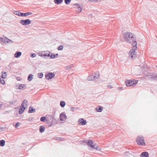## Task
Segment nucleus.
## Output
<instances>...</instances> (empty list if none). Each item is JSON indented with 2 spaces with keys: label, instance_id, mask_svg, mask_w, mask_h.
<instances>
[{
  "label": "nucleus",
  "instance_id": "412c9836",
  "mask_svg": "<svg viewBox=\"0 0 157 157\" xmlns=\"http://www.w3.org/2000/svg\"><path fill=\"white\" fill-rule=\"evenodd\" d=\"M39 131L40 133H43L45 131V128L44 126L43 125L40 126L39 128Z\"/></svg>",
  "mask_w": 157,
  "mask_h": 157
},
{
  "label": "nucleus",
  "instance_id": "58836bf2",
  "mask_svg": "<svg viewBox=\"0 0 157 157\" xmlns=\"http://www.w3.org/2000/svg\"><path fill=\"white\" fill-rule=\"evenodd\" d=\"M94 76L99 75V76L100 73H99V71H96L94 73Z\"/></svg>",
  "mask_w": 157,
  "mask_h": 157
},
{
  "label": "nucleus",
  "instance_id": "864d4df0",
  "mask_svg": "<svg viewBox=\"0 0 157 157\" xmlns=\"http://www.w3.org/2000/svg\"><path fill=\"white\" fill-rule=\"evenodd\" d=\"M89 1H94L95 0H89Z\"/></svg>",
  "mask_w": 157,
  "mask_h": 157
},
{
  "label": "nucleus",
  "instance_id": "f8f14e48",
  "mask_svg": "<svg viewBox=\"0 0 157 157\" xmlns=\"http://www.w3.org/2000/svg\"><path fill=\"white\" fill-rule=\"evenodd\" d=\"M26 108V106H23L22 107V105H21L20 108L19 110V113L20 114H22Z\"/></svg>",
  "mask_w": 157,
  "mask_h": 157
},
{
  "label": "nucleus",
  "instance_id": "79ce46f5",
  "mask_svg": "<svg viewBox=\"0 0 157 157\" xmlns=\"http://www.w3.org/2000/svg\"><path fill=\"white\" fill-rule=\"evenodd\" d=\"M36 55L35 53H32L31 54L30 56L32 58H34L36 57Z\"/></svg>",
  "mask_w": 157,
  "mask_h": 157
},
{
  "label": "nucleus",
  "instance_id": "bb28decb",
  "mask_svg": "<svg viewBox=\"0 0 157 157\" xmlns=\"http://www.w3.org/2000/svg\"><path fill=\"white\" fill-rule=\"evenodd\" d=\"M33 75L32 74L29 75L28 77V80L29 81H31L33 78Z\"/></svg>",
  "mask_w": 157,
  "mask_h": 157
},
{
  "label": "nucleus",
  "instance_id": "8fccbe9b",
  "mask_svg": "<svg viewBox=\"0 0 157 157\" xmlns=\"http://www.w3.org/2000/svg\"><path fill=\"white\" fill-rule=\"evenodd\" d=\"M2 131V128L0 127V132H1Z\"/></svg>",
  "mask_w": 157,
  "mask_h": 157
},
{
  "label": "nucleus",
  "instance_id": "6e6552de",
  "mask_svg": "<svg viewBox=\"0 0 157 157\" xmlns=\"http://www.w3.org/2000/svg\"><path fill=\"white\" fill-rule=\"evenodd\" d=\"M147 76H148V78L151 80H157V74H153L150 75H147Z\"/></svg>",
  "mask_w": 157,
  "mask_h": 157
},
{
  "label": "nucleus",
  "instance_id": "37998d69",
  "mask_svg": "<svg viewBox=\"0 0 157 157\" xmlns=\"http://www.w3.org/2000/svg\"><path fill=\"white\" fill-rule=\"evenodd\" d=\"M19 126V123L18 122L16 123L15 125V128H17V127H18Z\"/></svg>",
  "mask_w": 157,
  "mask_h": 157
},
{
  "label": "nucleus",
  "instance_id": "c03bdc74",
  "mask_svg": "<svg viewBox=\"0 0 157 157\" xmlns=\"http://www.w3.org/2000/svg\"><path fill=\"white\" fill-rule=\"evenodd\" d=\"M75 109V107H71V111L72 112H74V109Z\"/></svg>",
  "mask_w": 157,
  "mask_h": 157
},
{
  "label": "nucleus",
  "instance_id": "6e6d98bb",
  "mask_svg": "<svg viewBox=\"0 0 157 157\" xmlns=\"http://www.w3.org/2000/svg\"><path fill=\"white\" fill-rule=\"evenodd\" d=\"M2 105H0V108L1 107Z\"/></svg>",
  "mask_w": 157,
  "mask_h": 157
},
{
  "label": "nucleus",
  "instance_id": "3c124183",
  "mask_svg": "<svg viewBox=\"0 0 157 157\" xmlns=\"http://www.w3.org/2000/svg\"><path fill=\"white\" fill-rule=\"evenodd\" d=\"M75 109H76V110H78L79 109V108L78 107H75Z\"/></svg>",
  "mask_w": 157,
  "mask_h": 157
},
{
  "label": "nucleus",
  "instance_id": "c85d7f7f",
  "mask_svg": "<svg viewBox=\"0 0 157 157\" xmlns=\"http://www.w3.org/2000/svg\"><path fill=\"white\" fill-rule=\"evenodd\" d=\"M39 55L41 57H44V58H46L45 57H47V56L46 55V54L45 53H39Z\"/></svg>",
  "mask_w": 157,
  "mask_h": 157
},
{
  "label": "nucleus",
  "instance_id": "603ef678",
  "mask_svg": "<svg viewBox=\"0 0 157 157\" xmlns=\"http://www.w3.org/2000/svg\"><path fill=\"white\" fill-rule=\"evenodd\" d=\"M58 140H61V139H60V138H61L60 137H58Z\"/></svg>",
  "mask_w": 157,
  "mask_h": 157
},
{
  "label": "nucleus",
  "instance_id": "72a5a7b5",
  "mask_svg": "<svg viewBox=\"0 0 157 157\" xmlns=\"http://www.w3.org/2000/svg\"><path fill=\"white\" fill-rule=\"evenodd\" d=\"M2 78H0V82L1 84L2 85H5V82L4 80H1Z\"/></svg>",
  "mask_w": 157,
  "mask_h": 157
},
{
  "label": "nucleus",
  "instance_id": "473e14b6",
  "mask_svg": "<svg viewBox=\"0 0 157 157\" xmlns=\"http://www.w3.org/2000/svg\"><path fill=\"white\" fill-rule=\"evenodd\" d=\"M63 48V46L62 45H60L57 48V49L59 51L62 50Z\"/></svg>",
  "mask_w": 157,
  "mask_h": 157
},
{
  "label": "nucleus",
  "instance_id": "cd10ccee",
  "mask_svg": "<svg viewBox=\"0 0 157 157\" xmlns=\"http://www.w3.org/2000/svg\"><path fill=\"white\" fill-rule=\"evenodd\" d=\"M66 105L65 102L64 101H61L60 102V105L62 108L64 107Z\"/></svg>",
  "mask_w": 157,
  "mask_h": 157
},
{
  "label": "nucleus",
  "instance_id": "9b49d317",
  "mask_svg": "<svg viewBox=\"0 0 157 157\" xmlns=\"http://www.w3.org/2000/svg\"><path fill=\"white\" fill-rule=\"evenodd\" d=\"M99 77V75L94 76V75L89 76L87 78L88 81H94Z\"/></svg>",
  "mask_w": 157,
  "mask_h": 157
},
{
  "label": "nucleus",
  "instance_id": "ddd939ff",
  "mask_svg": "<svg viewBox=\"0 0 157 157\" xmlns=\"http://www.w3.org/2000/svg\"><path fill=\"white\" fill-rule=\"evenodd\" d=\"M33 13H32L31 12H28L26 13H21V17H26L28 15H31Z\"/></svg>",
  "mask_w": 157,
  "mask_h": 157
},
{
  "label": "nucleus",
  "instance_id": "49530a36",
  "mask_svg": "<svg viewBox=\"0 0 157 157\" xmlns=\"http://www.w3.org/2000/svg\"><path fill=\"white\" fill-rule=\"evenodd\" d=\"M17 79L18 81H20L21 80V78L19 77H17Z\"/></svg>",
  "mask_w": 157,
  "mask_h": 157
},
{
  "label": "nucleus",
  "instance_id": "f03ea898",
  "mask_svg": "<svg viewBox=\"0 0 157 157\" xmlns=\"http://www.w3.org/2000/svg\"><path fill=\"white\" fill-rule=\"evenodd\" d=\"M134 44H132V49L130 50L129 52V56L131 59H133L134 57V56L136 54V50L137 48V44L136 41H134Z\"/></svg>",
  "mask_w": 157,
  "mask_h": 157
},
{
  "label": "nucleus",
  "instance_id": "a878e982",
  "mask_svg": "<svg viewBox=\"0 0 157 157\" xmlns=\"http://www.w3.org/2000/svg\"><path fill=\"white\" fill-rule=\"evenodd\" d=\"M63 0H54L55 3L56 4H59L61 3Z\"/></svg>",
  "mask_w": 157,
  "mask_h": 157
},
{
  "label": "nucleus",
  "instance_id": "5fc2aeb1",
  "mask_svg": "<svg viewBox=\"0 0 157 157\" xmlns=\"http://www.w3.org/2000/svg\"><path fill=\"white\" fill-rule=\"evenodd\" d=\"M122 87H119L118 88L119 89H122Z\"/></svg>",
  "mask_w": 157,
  "mask_h": 157
},
{
  "label": "nucleus",
  "instance_id": "20e7f679",
  "mask_svg": "<svg viewBox=\"0 0 157 157\" xmlns=\"http://www.w3.org/2000/svg\"><path fill=\"white\" fill-rule=\"evenodd\" d=\"M136 141L138 144L140 146L145 145L144 137L142 136H138L136 139Z\"/></svg>",
  "mask_w": 157,
  "mask_h": 157
},
{
  "label": "nucleus",
  "instance_id": "c9c22d12",
  "mask_svg": "<svg viewBox=\"0 0 157 157\" xmlns=\"http://www.w3.org/2000/svg\"><path fill=\"white\" fill-rule=\"evenodd\" d=\"M51 53L49 51H47L45 53L46 54L47 56L48 57H49L50 56V53Z\"/></svg>",
  "mask_w": 157,
  "mask_h": 157
},
{
  "label": "nucleus",
  "instance_id": "0eeeda50",
  "mask_svg": "<svg viewBox=\"0 0 157 157\" xmlns=\"http://www.w3.org/2000/svg\"><path fill=\"white\" fill-rule=\"evenodd\" d=\"M55 76V74L52 72H48L47 74H45V76L47 79H51L53 78Z\"/></svg>",
  "mask_w": 157,
  "mask_h": 157
},
{
  "label": "nucleus",
  "instance_id": "f257e3e1",
  "mask_svg": "<svg viewBox=\"0 0 157 157\" xmlns=\"http://www.w3.org/2000/svg\"><path fill=\"white\" fill-rule=\"evenodd\" d=\"M124 37L125 41L130 44H134V41L137 43L136 40L131 33L125 32L124 33Z\"/></svg>",
  "mask_w": 157,
  "mask_h": 157
},
{
  "label": "nucleus",
  "instance_id": "13d9d810",
  "mask_svg": "<svg viewBox=\"0 0 157 157\" xmlns=\"http://www.w3.org/2000/svg\"><path fill=\"white\" fill-rule=\"evenodd\" d=\"M156 67L157 68V65L156 66Z\"/></svg>",
  "mask_w": 157,
  "mask_h": 157
},
{
  "label": "nucleus",
  "instance_id": "5701e85b",
  "mask_svg": "<svg viewBox=\"0 0 157 157\" xmlns=\"http://www.w3.org/2000/svg\"><path fill=\"white\" fill-rule=\"evenodd\" d=\"M75 5L76 6H77V8L78 9V11H79V12H81L82 10V7H80L79 6L78 4H76L75 5Z\"/></svg>",
  "mask_w": 157,
  "mask_h": 157
},
{
  "label": "nucleus",
  "instance_id": "7c9ffc66",
  "mask_svg": "<svg viewBox=\"0 0 157 157\" xmlns=\"http://www.w3.org/2000/svg\"><path fill=\"white\" fill-rule=\"evenodd\" d=\"M17 99H15L14 100L11 101L9 102L10 104L11 105H13L14 104L17 103Z\"/></svg>",
  "mask_w": 157,
  "mask_h": 157
},
{
  "label": "nucleus",
  "instance_id": "f704fd0d",
  "mask_svg": "<svg viewBox=\"0 0 157 157\" xmlns=\"http://www.w3.org/2000/svg\"><path fill=\"white\" fill-rule=\"evenodd\" d=\"M49 57L51 59H54L56 58L55 54L53 53L50 55V56Z\"/></svg>",
  "mask_w": 157,
  "mask_h": 157
},
{
  "label": "nucleus",
  "instance_id": "4c0bfd02",
  "mask_svg": "<svg viewBox=\"0 0 157 157\" xmlns=\"http://www.w3.org/2000/svg\"><path fill=\"white\" fill-rule=\"evenodd\" d=\"M71 65H69V66H66L65 67V69L66 70H69L71 68Z\"/></svg>",
  "mask_w": 157,
  "mask_h": 157
},
{
  "label": "nucleus",
  "instance_id": "4d7b16f0",
  "mask_svg": "<svg viewBox=\"0 0 157 157\" xmlns=\"http://www.w3.org/2000/svg\"><path fill=\"white\" fill-rule=\"evenodd\" d=\"M23 144H25V143H23Z\"/></svg>",
  "mask_w": 157,
  "mask_h": 157
},
{
  "label": "nucleus",
  "instance_id": "4468645a",
  "mask_svg": "<svg viewBox=\"0 0 157 157\" xmlns=\"http://www.w3.org/2000/svg\"><path fill=\"white\" fill-rule=\"evenodd\" d=\"M22 53L19 51L17 52L14 55V57L16 58L19 57L21 55Z\"/></svg>",
  "mask_w": 157,
  "mask_h": 157
},
{
  "label": "nucleus",
  "instance_id": "1a4fd4ad",
  "mask_svg": "<svg viewBox=\"0 0 157 157\" xmlns=\"http://www.w3.org/2000/svg\"><path fill=\"white\" fill-rule=\"evenodd\" d=\"M86 121L82 118H80L78 121V124L79 125H84L86 124Z\"/></svg>",
  "mask_w": 157,
  "mask_h": 157
},
{
  "label": "nucleus",
  "instance_id": "c756f323",
  "mask_svg": "<svg viewBox=\"0 0 157 157\" xmlns=\"http://www.w3.org/2000/svg\"><path fill=\"white\" fill-rule=\"evenodd\" d=\"M21 12H20L19 11H14V13L15 14L21 16Z\"/></svg>",
  "mask_w": 157,
  "mask_h": 157
},
{
  "label": "nucleus",
  "instance_id": "423d86ee",
  "mask_svg": "<svg viewBox=\"0 0 157 157\" xmlns=\"http://www.w3.org/2000/svg\"><path fill=\"white\" fill-rule=\"evenodd\" d=\"M20 23L23 25H26L30 24L31 23V21L29 19L21 20L20 21Z\"/></svg>",
  "mask_w": 157,
  "mask_h": 157
},
{
  "label": "nucleus",
  "instance_id": "393cba45",
  "mask_svg": "<svg viewBox=\"0 0 157 157\" xmlns=\"http://www.w3.org/2000/svg\"><path fill=\"white\" fill-rule=\"evenodd\" d=\"M5 144V141L3 140H0V146L1 147H3Z\"/></svg>",
  "mask_w": 157,
  "mask_h": 157
},
{
  "label": "nucleus",
  "instance_id": "dca6fc26",
  "mask_svg": "<svg viewBox=\"0 0 157 157\" xmlns=\"http://www.w3.org/2000/svg\"><path fill=\"white\" fill-rule=\"evenodd\" d=\"M6 43H13V41L9 38L6 37L4 39V43L6 44Z\"/></svg>",
  "mask_w": 157,
  "mask_h": 157
},
{
  "label": "nucleus",
  "instance_id": "a19ab883",
  "mask_svg": "<svg viewBox=\"0 0 157 157\" xmlns=\"http://www.w3.org/2000/svg\"><path fill=\"white\" fill-rule=\"evenodd\" d=\"M50 117H51L52 118V121L53 122L54 121H56V119H55L54 117V116L53 115H49Z\"/></svg>",
  "mask_w": 157,
  "mask_h": 157
},
{
  "label": "nucleus",
  "instance_id": "39448f33",
  "mask_svg": "<svg viewBox=\"0 0 157 157\" xmlns=\"http://www.w3.org/2000/svg\"><path fill=\"white\" fill-rule=\"evenodd\" d=\"M138 81L135 80H130L125 81L127 86H131L136 85L138 83Z\"/></svg>",
  "mask_w": 157,
  "mask_h": 157
},
{
  "label": "nucleus",
  "instance_id": "2eb2a0df",
  "mask_svg": "<svg viewBox=\"0 0 157 157\" xmlns=\"http://www.w3.org/2000/svg\"><path fill=\"white\" fill-rule=\"evenodd\" d=\"M140 157H149L148 153L146 151L144 152L141 154Z\"/></svg>",
  "mask_w": 157,
  "mask_h": 157
},
{
  "label": "nucleus",
  "instance_id": "7ed1b4c3",
  "mask_svg": "<svg viewBox=\"0 0 157 157\" xmlns=\"http://www.w3.org/2000/svg\"><path fill=\"white\" fill-rule=\"evenodd\" d=\"M87 144L89 147H91L92 149H96L98 150H100L98 146H96V144L94 143L93 141L91 140H89L86 143Z\"/></svg>",
  "mask_w": 157,
  "mask_h": 157
},
{
  "label": "nucleus",
  "instance_id": "09e8293b",
  "mask_svg": "<svg viewBox=\"0 0 157 157\" xmlns=\"http://www.w3.org/2000/svg\"><path fill=\"white\" fill-rule=\"evenodd\" d=\"M55 57H57L58 56V53H56L55 54Z\"/></svg>",
  "mask_w": 157,
  "mask_h": 157
},
{
  "label": "nucleus",
  "instance_id": "a211bd4d",
  "mask_svg": "<svg viewBox=\"0 0 157 157\" xmlns=\"http://www.w3.org/2000/svg\"><path fill=\"white\" fill-rule=\"evenodd\" d=\"M26 85L25 84H21L19 85L18 89L19 90H22L23 88L26 89Z\"/></svg>",
  "mask_w": 157,
  "mask_h": 157
},
{
  "label": "nucleus",
  "instance_id": "aec40b11",
  "mask_svg": "<svg viewBox=\"0 0 157 157\" xmlns=\"http://www.w3.org/2000/svg\"><path fill=\"white\" fill-rule=\"evenodd\" d=\"M95 109L97 112H101L103 108L101 106H98Z\"/></svg>",
  "mask_w": 157,
  "mask_h": 157
},
{
  "label": "nucleus",
  "instance_id": "4be33fe9",
  "mask_svg": "<svg viewBox=\"0 0 157 157\" xmlns=\"http://www.w3.org/2000/svg\"><path fill=\"white\" fill-rule=\"evenodd\" d=\"M2 74L1 77L0 78H2L3 79H5L7 77V74L6 72L3 71L2 72Z\"/></svg>",
  "mask_w": 157,
  "mask_h": 157
},
{
  "label": "nucleus",
  "instance_id": "a18cd8bd",
  "mask_svg": "<svg viewBox=\"0 0 157 157\" xmlns=\"http://www.w3.org/2000/svg\"><path fill=\"white\" fill-rule=\"evenodd\" d=\"M4 39L2 37H0V40L2 42H3V43L4 41Z\"/></svg>",
  "mask_w": 157,
  "mask_h": 157
},
{
  "label": "nucleus",
  "instance_id": "ea45409f",
  "mask_svg": "<svg viewBox=\"0 0 157 157\" xmlns=\"http://www.w3.org/2000/svg\"><path fill=\"white\" fill-rule=\"evenodd\" d=\"M53 124V122L52 121H51V122L49 123L48 124V126L49 127L52 126Z\"/></svg>",
  "mask_w": 157,
  "mask_h": 157
},
{
  "label": "nucleus",
  "instance_id": "2f4dec72",
  "mask_svg": "<svg viewBox=\"0 0 157 157\" xmlns=\"http://www.w3.org/2000/svg\"><path fill=\"white\" fill-rule=\"evenodd\" d=\"M43 76V74L42 73H39L37 75L38 77L39 78H42Z\"/></svg>",
  "mask_w": 157,
  "mask_h": 157
},
{
  "label": "nucleus",
  "instance_id": "de8ad7c7",
  "mask_svg": "<svg viewBox=\"0 0 157 157\" xmlns=\"http://www.w3.org/2000/svg\"><path fill=\"white\" fill-rule=\"evenodd\" d=\"M109 88H112V86L111 85H109Z\"/></svg>",
  "mask_w": 157,
  "mask_h": 157
},
{
  "label": "nucleus",
  "instance_id": "e433bc0d",
  "mask_svg": "<svg viewBox=\"0 0 157 157\" xmlns=\"http://www.w3.org/2000/svg\"><path fill=\"white\" fill-rule=\"evenodd\" d=\"M71 0H64V2L67 5L71 2Z\"/></svg>",
  "mask_w": 157,
  "mask_h": 157
},
{
  "label": "nucleus",
  "instance_id": "6ab92c4d",
  "mask_svg": "<svg viewBox=\"0 0 157 157\" xmlns=\"http://www.w3.org/2000/svg\"><path fill=\"white\" fill-rule=\"evenodd\" d=\"M45 121L47 122H48L49 121V119H46V117L43 116L41 117L40 118V121L42 122H44Z\"/></svg>",
  "mask_w": 157,
  "mask_h": 157
},
{
  "label": "nucleus",
  "instance_id": "f3484780",
  "mask_svg": "<svg viewBox=\"0 0 157 157\" xmlns=\"http://www.w3.org/2000/svg\"><path fill=\"white\" fill-rule=\"evenodd\" d=\"M36 112V109L32 106H30L29 108L28 113H32Z\"/></svg>",
  "mask_w": 157,
  "mask_h": 157
},
{
  "label": "nucleus",
  "instance_id": "b1692460",
  "mask_svg": "<svg viewBox=\"0 0 157 157\" xmlns=\"http://www.w3.org/2000/svg\"><path fill=\"white\" fill-rule=\"evenodd\" d=\"M28 104V102L27 100H24L22 103L21 105H22V107L24 106V105H25L26 106V107L27 106Z\"/></svg>",
  "mask_w": 157,
  "mask_h": 157
},
{
  "label": "nucleus",
  "instance_id": "9d476101",
  "mask_svg": "<svg viewBox=\"0 0 157 157\" xmlns=\"http://www.w3.org/2000/svg\"><path fill=\"white\" fill-rule=\"evenodd\" d=\"M60 120L61 121H64L67 118V116L64 113V112L61 113L59 116Z\"/></svg>",
  "mask_w": 157,
  "mask_h": 157
}]
</instances>
